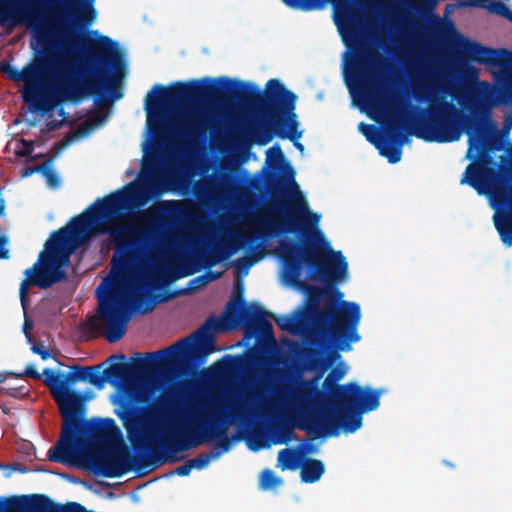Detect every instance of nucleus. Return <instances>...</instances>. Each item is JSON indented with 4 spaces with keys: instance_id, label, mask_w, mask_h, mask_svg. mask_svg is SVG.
I'll use <instances>...</instances> for the list:
<instances>
[{
    "instance_id": "1",
    "label": "nucleus",
    "mask_w": 512,
    "mask_h": 512,
    "mask_svg": "<svg viewBox=\"0 0 512 512\" xmlns=\"http://www.w3.org/2000/svg\"><path fill=\"white\" fill-rule=\"evenodd\" d=\"M181 87L155 86L146 96L147 136L142 144V166L138 179L96 201L69 224L52 234L38 261L26 270L20 299L27 298L30 285L47 288L65 276L70 255L91 236L108 233L118 245L148 239L151 218L159 211L183 223L163 234L149 254L121 247L112 259L109 276L97 289L98 299H143L174 276L176 264L185 256L199 252L195 222L197 209L186 201H161L129 216L122 211L141 208L151 199L175 190L181 179V160L174 136L197 142L211 123L212 110L202 101H183Z\"/></svg>"
},
{
    "instance_id": "2",
    "label": "nucleus",
    "mask_w": 512,
    "mask_h": 512,
    "mask_svg": "<svg viewBox=\"0 0 512 512\" xmlns=\"http://www.w3.org/2000/svg\"><path fill=\"white\" fill-rule=\"evenodd\" d=\"M305 242L308 247L281 241L276 248L282 261L281 281L307 295L303 307L290 315L274 316L257 303L244 304L233 299L220 316L211 317L196 333L159 352L153 363L119 364L105 370L106 375L120 378L115 384L117 391L110 397L112 404L124 407L132 401L148 402L163 388L164 379L159 371H181L190 360L214 352V333L232 330L245 319L254 322L273 347L276 339L267 316L284 331L329 341L341 351H350L352 344L360 341L357 328L361 309L355 302L339 301L344 294L331 285L348 280V262L341 251L332 249L329 241L327 247Z\"/></svg>"
},
{
    "instance_id": "3",
    "label": "nucleus",
    "mask_w": 512,
    "mask_h": 512,
    "mask_svg": "<svg viewBox=\"0 0 512 512\" xmlns=\"http://www.w3.org/2000/svg\"><path fill=\"white\" fill-rule=\"evenodd\" d=\"M0 24L24 26L32 35V60L21 70L3 71L21 85L22 97L35 111L49 112L59 102L79 101L93 94L109 95L126 75L124 53L106 36L94 39L76 57L77 38L41 12L33 0H0Z\"/></svg>"
},
{
    "instance_id": "4",
    "label": "nucleus",
    "mask_w": 512,
    "mask_h": 512,
    "mask_svg": "<svg viewBox=\"0 0 512 512\" xmlns=\"http://www.w3.org/2000/svg\"><path fill=\"white\" fill-rule=\"evenodd\" d=\"M266 166L278 176V184L272 199L253 213H249L241 219L233 220L226 224L217 238L211 244L205 237L206 228L199 225L197 233L199 252L193 256H185L176 264L181 276H174L165 284L155 288L151 296L140 300L141 309L133 312H148L152 310L155 302H161L156 292L167 286L170 282L188 276L194 271L190 263L204 258L208 265H217L225 262L240 250L249 251L255 249L249 257L240 258L235 262L237 276H246L249 269L264 257L262 248L263 239L266 236L279 232H297L305 241H311L316 245L328 246V240L319 228L321 214L312 212L308 201L295 181V172L279 146H272L266 151Z\"/></svg>"
},
{
    "instance_id": "5",
    "label": "nucleus",
    "mask_w": 512,
    "mask_h": 512,
    "mask_svg": "<svg viewBox=\"0 0 512 512\" xmlns=\"http://www.w3.org/2000/svg\"><path fill=\"white\" fill-rule=\"evenodd\" d=\"M312 369L319 373L313 379L294 378L275 383L267 389H262L259 380L246 394L219 395L212 391H194L168 414L164 429L174 441L187 449L211 441L232 424L253 417L279 428V431L271 434V444H287L292 431L302 429V425L279 416L282 407V400L279 399L300 383L316 380V391L330 404L332 401L328 395L341 386L336 383L347 375L349 366L340 354L330 352L317 357Z\"/></svg>"
},
{
    "instance_id": "6",
    "label": "nucleus",
    "mask_w": 512,
    "mask_h": 512,
    "mask_svg": "<svg viewBox=\"0 0 512 512\" xmlns=\"http://www.w3.org/2000/svg\"><path fill=\"white\" fill-rule=\"evenodd\" d=\"M317 381L300 383L281 397L279 416L319 436L353 433L362 426V414L376 410L382 390L349 382L330 393L329 403L316 391Z\"/></svg>"
},
{
    "instance_id": "7",
    "label": "nucleus",
    "mask_w": 512,
    "mask_h": 512,
    "mask_svg": "<svg viewBox=\"0 0 512 512\" xmlns=\"http://www.w3.org/2000/svg\"><path fill=\"white\" fill-rule=\"evenodd\" d=\"M43 375L65 420L57 445L49 450L50 459L69 465L95 461L116 441L117 427L113 420H109L88 429H79L74 417L82 402L92 399L93 394L82 396L72 389V385L88 381L101 388L105 384V376L95 367H73L67 373L44 369Z\"/></svg>"
},
{
    "instance_id": "8",
    "label": "nucleus",
    "mask_w": 512,
    "mask_h": 512,
    "mask_svg": "<svg viewBox=\"0 0 512 512\" xmlns=\"http://www.w3.org/2000/svg\"><path fill=\"white\" fill-rule=\"evenodd\" d=\"M288 7L317 10L332 4L334 20L346 47L354 50L358 43L357 24L362 21L368 29L376 28L377 17L395 18L408 6L413 9L434 6L438 0H282Z\"/></svg>"
},
{
    "instance_id": "9",
    "label": "nucleus",
    "mask_w": 512,
    "mask_h": 512,
    "mask_svg": "<svg viewBox=\"0 0 512 512\" xmlns=\"http://www.w3.org/2000/svg\"><path fill=\"white\" fill-rule=\"evenodd\" d=\"M413 94L428 103L427 120L415 129V136L428 142L449 143L463 134L462 111L455 106L451 88L433 74L412 77Z\"/></svg>"
},
{
    "instance_id": "10",
    "label": "nucleus",
    "mask_w": 512,
    "mask_h": 512,
    "mask_svg": "<svg viewBox=\"0 0 512 512\" xmlns=\"http://www.w3.org/2000/svg\"><path fill=\"white\" fill-rule=\"evenodd\" d=\"M343 75L352 104L372 120L385 124L387 134L407 121V109L375 88L368 68L354 52L343 56Z\"/></svg>"
},
{
    "instance_id": "11",
    "label": "nucleus",
    "mask_w": 512,
    "mask_h": 512,
    "mask_svg": "<svg viewBox=\"0 0 512 512\" xmlns=\"http://www.w3.org/2000/svg\"><path fill=\"white\" fill-rule=\"evenodd\" d=\"M267 101L260 104L248 121V132L259 145L268 144L273 132L281 137L293 138L298 125L294 113L296 96L287 91L279 80L271 79L265 89Z\"/></svg>"
},
{
    "instance_id": "12",
    "label": "nucleus",
    "mask_w": 512,
    "mask_h": 512,
    "mask_svg": "<svg viewBox=\"0 0 512 512\" xmlns=\"http://www.w3.org/2000/svg\"><path fill=\"white\" fill-rule=\"evenodd\" d=\"M461 184H469L480 195L489 197L490 205L495 209L494 224L502 242L512 246V191L507 197L497 180L494 170L484 161L469 165L461 179Z\"/></svg>"
},
{
    "instance_id": "13",
    "label": "nucleus",
    "mask_w": 512,
    "mask_h": 512,
    "mask_svg": "<svg viewBox=\"0 0 512 512\" xmlns=\"http://www.w3.org/2000/svg\"><path fill=\"white\" fill-rule=\"evenodd\" d=\"M447 43L468 59L488 66L497 85L512 92V52L492 50L459 34L453 25L442 29Z\"/></svg>"
},
{
    "instance_id": "14",
    "label": "nucleus",
    "mask_w": 512,
    "mask_h": 512,
    "mask_svg": "<svg viewBox=\"0 0 512 512\" xmlns=\"http://www.w3.org/2000/svg\"><path fill=\"white\" fill-rule=\"evenodd\" d=\"M359 131L366 137V139L375 145L379 153L386 157L392 164L397 163L401 160L402 146L409 142L408 137L404 136L402 142H396L390 139V135L387 137L373 125L365 123L359 124Z\"/></svg>"
},
{
    "instance_id": "15",
    "label": "nucleus",
    "mask_w": 512,
    "mask_h": 512,
    "mask_svg": "<svg viewBox=\"0 0 512 512\" xmlns=\"http://www.w3.org/2000/svg\"><path fill=\"white\" fill-rule=\"evenodd\" d=\"M474 92L477 98L466 95L458 99L459 104L471 112L484 111L504 102V98L498 93L497 89L488 82H479Z\"/></svg>"
},
{
    "instance_id": "16",
    "label": "nucleus",
    "mask_w": 512,
    "mask_h": 512,
    "mask_svg": "<svg viewBox=\"0 0 512 512\" xmlns=\"http://www.w3.org/2000/svg\"><path fill=\"white\" fill-rule=\"evenodd\" d=\"M460 6L485 8L488 11L501 15L512 22V10L508 7L509 0H457Z\"/></svg>"
},
{
    "instance_id": "17",
    "label": "nucleus",
    "mask_w": 512,
    "mask_h": 512,
    "mask_svg": "<svg viewBox=\"0 0 512 512\" xmlns=\"http://www.w3.org/2000/svg\"><path fill=\"white\" fill-rule=\"evenodd\" d=\"M95 0H74V2H67L64 8L67 12L76 15L79 20L84 22H93L97 13L94 8Z\"/></svg>"
},
{
    "instance_id": "18",
    "label": "nucleus",
    "mask_w": 512,
    "mask_h": 512,
    "mask_svg": "<svg viewBox=\"0 0 512 512\" xmlns=\"http://www.w3.org/2000/svg\"><path fill=\"white\" fill-rule=\"evenodd\" d=\"M128 462L125 452H116L110 455L105 464V475L118 477L128 471Z\"/></svg>"
},
{
    "instance_id": "19",
    "label": "nucleus",
    "mask_w": 512,
    "mask_h": 512,
    "mask_svg": "<svg viewBox=\"0 0 512 512\" xmlns=\"http://www.w3.org/2000/svg\"><path fill=\"white\" fill-rule=\"evenodd\" d=\"M324 472L325 467L320 460H307L301 467V478L303 482L313 483L318 481Z\"/></svg>"
},
{
    "instance_id": "20",
    "label": "nucleus",
    "mask_w": 512,
    "mask_h": 512,
    "mask_svg": "<svg viewBox=\"0 0 512 512\" xmlns=\"http://www.w3.org/2000/svg\"><path fill=\"white\" fill-rule=\"evenodd\" d=\"M35 172H40L43 175L46 184L49 187L56 188L60 185V178L58 174L53 169H51L49 165L46 164L35 168H25L22 172V177H29Z\"/></svg>"
},
{
    "instance_id": "21",
    "label": "nucleus",
    "mask_w": 512,
    "mask_h": 512,
    "mask_svg": "<svg viewBox=\"0 0 512 512\" xmlns=\"http://www.w3.org/2000/svg\"><path fill=\"white\" fill-rule=\"evenodd\" d=\"M283 481L272 470L265 469L259 477L260 488L264 491L275 490L282 485Z\"/></svg>"
},
{
    "instance_id": "22",
    "label": "nucleus",
    "mask_w": 512,
    "mask_h": 512,
    "mask_svg": "<svg viewBox=\"0 0 512 512\" xmlns=\"http://www.w3.org/2000/svg\"><path fill=\"white\" fill-rule=\"evenodd\" d=\"M229 450L228 445H225L221 450L216 449L212 451L210 454H203L197 458L191 459L189 462L194 469L202 470L206 468L212 460L218 459L221 454L227 452Z\"/></svg>"
},
{
    "instance_id": "23",
    "label": "nucleus",
    "mask_w": 512,
    "mask_h": 512,
    "mask_svg": "<svg viewBox=\"0 0 512 512\" xmlns=\"http://www.w3.org/2000/svg\"><path fill=\"white\" fill-rule=\"evenodd\" d=\"M277 460L282 470H295L298 466V454L289 449L281 450Z\"/></svg>"
},
{
    "instance_id": "24",
    "label": "nucleus",
    "mask_w": 512,
    "mask_h": 512,
    "mask_svg": "<svg viewBox=\"0 0 512 512\" xmlns=\"http://www.w3.org/2000/svg\"><path fill=\"white\" fill-rule=\"evenodd\" d=\"M365 59L369 69L373 72L380 71L384 68L385 60L378 52L372 51L367 53Z\"/></svg>"
},
{
    "instance_id": "25",
    "label": "nucleus",
    "mask_w": 512,
    "mask_h": 512,
    "mask_svg": "<svg viewBox=\"0 0 512 512\" xmlns=\"http://www.w3.org/2000/svg\"><path fill=\"white\" fill-rule=\"evenodd\" d=\"M469 135V148L467 151V157L468 158H474L479 152V143L480 139L474 135H472L470 132H468Z\"/></svg>"
},
{
    "instance_id": "26",
    "label": "nucleus",
    "mask_w": 512,
    "mask_h": 512,
    "mask_svg": "<svg viewBox=\"0 0 512 512\" xmlns=\"http://www.w3.org/2000/svg\"><path fill=\"white\" fill-rule=\"evenodd\" d=\"M247 445L250 450L258 451L262 448L269 447L270 444L266 445L261 437H251L247 440Z\"/></svg>"
},
{
    "instance_id": "27",
    "label": "nucleus",
    "mask_w": 512,
    "mask_h": 512,
    "mask_svg": "<svg viewBox=\"0 0 512 512\" xmlns=\"http://www.w3.org/2000/svg\"><path fill=\"white\" fill-rule=\"evenodd\" d=\"M31 350L35 354L40 355V357L43 360H47L51 356L49 350L42 343L33 344L32 347H31Z\"/></svg>"
},
{
    "instance_id": "28",
    "label": "nucleus",
    "mask_w": 512,
    "mask_h": 512,
    "mask_svg": "<svg viewBox=\"0 0 512 512\" xmlns=\"http://www.w3.org/2000/svg\"><path fill=\"white\" fill-rule=\"evenodd\" d=\"M455 70L458 71V72L466 73V74L471 75V76H476V74H477V70L476 69L467 66L466 63L461 61V60H457L455 62Z\"/></svg>"
},
{
    "instance_id": "29",
    "label": "nucleus",
    "mask_w": 512,
    "mask_h": 512,
    "mask_svg": "<svg viewBox=\"0 0 512 512\" xmlns=\"http://www.w3.org/2000/svg\"><path fill=\"white\" fill-rule=\"evenodd\" d=\"M34 142L28 140H21V146L17 148V153L20 155H28L33 151Z\"/></svg>"
},
{
    "instance_id": "30",
    "label": "nucleus",
    "mask_w": 512,
    "mask_h": 512,
    "mask_svg": "<svg viewBox=\"0 0 512 512\" xmlns=\"http://www.w3.org/2000/svg\"><path fill=\"white\" fill-rule=\"evenodd\" d=\"M192 466L190 464V462L188 461L187 463H185L184 465L182 466H179L177 467L175 470H174V474L176 475H179V476H187L190 474V472L192 471Z\"/></svg>"
},
{
    "instance_id": "31",
    "label": "nucleus",
    "mask_w": 512,
    "mask_h": 512,
    "mask_svg": "<svg viewBox=\"0 0 512 512\" xmlns=\"http://www.w3.org/2000/svg\"><path fill=\"white\" fill-rule=\"evenodd\" d=\"M25 374L29 377H33V378H37V379H39L41 377V375L37 372L35 366L32 364L27 365V367L25 369Z\"/></svg>"
},
{
    "instance_id": "32",
    "label": "nucleus",
    "mask_w": 512,
    "mask_h": 512,
    "mask_svg": "<svg viewBox=\"0 0 512 512\" xmlns=\"http://www.w3.org/2000/svg\"><path fill=\"white\" fill-rule=\"evenodd\" d=\"M297 128H298V126L296 127V129ZM301 135H302V132H298L296 130L295 136L293 138H291V139L294 141L295 147L303 154L304 153V146L300 142L295 141V140L299 139L301 137Z\"/></svg>"
},
{
    "instance_id": "33",
    "label": "nucleus",
    "mask_w": 512,
    "mask_h": 512,
    "mask_svg": "<svg viewBox=\"0 0 512 512\" xmlns=\"http://www.w3.org/2000/svg\"><path fill=\"white\" fill-rule=\"evenodd\" d=\"M7 241L0 239V258L7 257L8 250L6 249Z\"/></svg>"
},
{
    "instance_id": "34",
    "label": "nucleus",
    "mask_w": 512,
    "mask_h": 512,
    "mask_svg": "<svg viewBox=\"0 0 512 512\" xmlns=\"http://www.w3.org/2000/svg\"><path fill=\"white\" fill-rule=\"evenodd\" d=\"M31 326H32L31 323L26 318L25 322H24V325H23V331H24L28 341H31L30 335L28 333V330L31 329Z\"/></svg>"
},
{
    "instance_id": "35",
    "label": "nucleus",
    "mask_w": 512,
    "mask_h": 512,
    "mask_svg": "<svg viewBox=\"0 0 512 512\" xmlns=\"http://www.w3.org/2000/svg\"><path fill=\"white\" fill-rule=\"evenodd\" d=\"M4 209H5L4 201H0V216L4 213Z\"/></svg>"
},
{
    "instance_id": "36",
    "label": "nucleus",
    "mask_w": 512,
    "mask_h": 512,
    "mask_svg": "<svg viewBox=\"0 0 512 512\" xmlns=\"http://www.w3.org/2000/svg\"><path fill=\"white\" fill-rule=\"evenodd\" d=\"M6 377H7L6 373H0V383L5 381Z\"/></svg>"
},
{
    "instance_id": "37",
    "label": "nucleus",
    "mask_w": 512,
    "mask_h": 512,
    "mask_svg": "<svg viewBox=\"0 0 512 512\" xmlns=\"http://www.w3.org/2000/svg\"><path fill=\"white\" fill-rule=\"evenodd\" d=\"M218 192H220V193H226V192H227V189H226L224 186H220V187L218 188Z\"/></svg>"
},
{
    "instance_id": "38",
    "label": "nucleus",
    "mask_w": 512,
    "mask_h": 512,
    "mask_svg": "<svg viewBox=\"0 0 512 512\" xmlns=\"http://www.w3.org/2000/svg\"><path fill=\"white\" fill-rule=\"evenodd\" d=\"M227 81H228V79H226V78H222V79H218V80H217V82H219V83H221V84H222V83H225V82H227Z\"/></svg>"
},
{
    "instance_id": "39",
    "label": "nucleus",
    "mask_w": 512,
    "mask_h": 512,
    "mask_svg": "<svg viewBox=\"0 0 512 512\" xmlns=\"http://www.w3.org/2000/svg\"><path fill=\"white\" fill-rule=\"evenodd\" d=\"M126 173H127L129 176H132V175L134 174V172H133L132 170H130V169H129V170H127V172H126Z\"/></svg>"
},
{
    "instance_id": "40",
    "label": "nucleus",
    "mask_w": 512,
    "mask_h": 512,
    "mask_svg": "<svg viewBox=\"0 0 512 512\" xmlns=\"http://www.w3.org/2000/svg\"><path fill=\"white\" fill-rule=\"evenodd\" d=\"M240 288H241V283L238 281L237 282V290H240Z\"/></svg>"
},
{
    "instance_id": "41",
    "label": "nucleus",
    "mask_w": 512,
    "mask_h": 512,
    "mask_svg": "<svg viewBox=\"0 0 512 512\" xmlns=\"http://www.w3.org/2000/svg\"><path fill=\"white\" fill-rule=\"evenodd\" d=\"M219 366H220V363H217V364H215V365H214V368L216 369V368H218Z\"/></svg>"
}]
</instances>
